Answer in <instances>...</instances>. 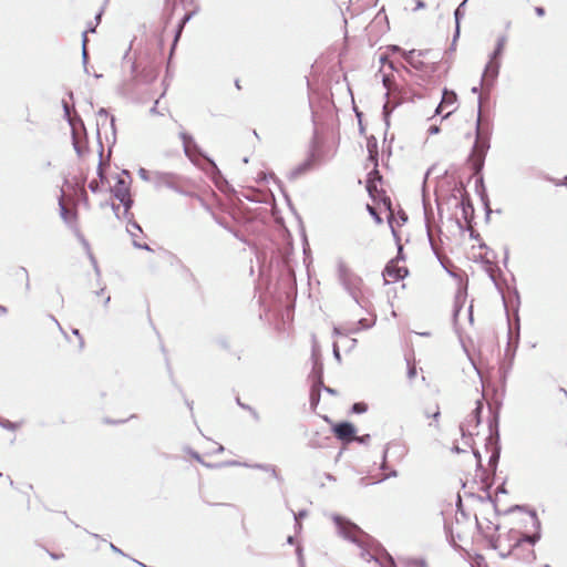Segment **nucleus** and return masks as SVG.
Wrapping results in <instances>:
<instances>
[{
  "mask_svg": "<svg viewBox=\"0 0 567 567\" xmlns=\"http://www.w3.org/2000/svg\"><path fill=\"white\" fill-rule=\"evenodd\" d=\"M337 278L342 288L362 309H368L369 300L364 297V281L344 260L337 261Z\"/></svg>",
  "mask_w": 567,
  "mask_h": 567,
  "instance_id": "nucleus-1",
  "label": "nucleus"
},
{
  "mask_svg": "<svg viewBox=\"0 0 567 567\" xmlns=\"http://www.w3.org/2000/svg\"><path fill=\"white\" fill-rule=\"evenodd\" d=\"M481 117H482V97L478 101V116L476 121V138L475 143L472 147V152L468 156V162L471 163L474 175H480L485 163V157L487 151L489 150V138L488 136L483 134L481 128Z\"/></svg>",
  "mask_w": 567,
  "mask_h": 567,
  "instance_id": "nucleus-2",
  "label": "nucleus"
},
{
  "mask_svg": "<svg viewBox=\"0 0 567 567\" xmlns=\"http://www.w3.org/2000/svg\"><path fill=\"white\" fill-rule=\"evenodd\" d=\"M530 516H532V519H533V525L536 528V532L533 535H524V536L517 538L515 544L513 546H511L509 549L505 550L502 547V542H501L499 537L497 539L492 538L489 540L491 546L494 549L498 550L499 556L502 558H506V557H508L511 555L516 556V551L519 549V547H520V545L523 543H528L529 545L534 546L540 539V522H539V519L537 517L536 512L533 511L530 513Z\"/></svg>",
  "mask_w": 567,
  "mask_h": 567,
  "instance_id": "nucleus-3",
  "label": "nucleus"
},
{
  "mask_svg": "<svg viewBox=\"0 0 567 567\" xmlns=\"http://www.w3.org/2000/svg\"><path fill=\"white\" fill-rule=\"evenodd\" d=\"M382 82L386 89L385 96L388 99L383 105V116L385 124L389 125L390 113L408 99V92L398 86L389 75H383Z\"/></svg>",
  "mask_w": 567,
  "mask_h": 567,
  "instance_id": "nucleus-4",
  "label": "nucleus"
},
{
  "mask_svg": "<svg viewBox=\"0 0 567 567\" xmlns=\"http://www.w3.org/2000/svg\"><path fill=\"white\" fill-rule=\"evenodd\" d=\"M486 446H491L488 465L495 471L501 456L498 413H495L489 421V436L487 437Z\"/></svg>",
  "mask_w": 567,
  "mask_h": 567,
  "instance_id": "nucleus-5",
  "label": "nucleus"
},
{
  "mask_svg": "<svg viewBox=\"0 0 567 567\" xmlns=\"http://www.w3.org/2000/svg\"><path fill=\"white\" fill-rule=\"evenodd\" d=\"M332 519L337 526V530L340 536L352 543L360 545V536L364 535V533L358 525L351 523L350 520L343 518L340 515H333Z\"/></svg>",
  "mask_w": 567,
  "mask_h": 567,
  "instance_id": "nucleus-6",
  "label": "nucleus"
},
{
  "mask_svg": "<svg viewBox=\"0 0 567 567\" xmlns=\"http://www.w3.org/2000/svg\"><path fill=\"white\" fill-rule=\"evenodd\" d=\"M403 59L416 71L425 73L430 76L437 70V60L426 63L422 60V58H416V50H410L408 52H403Z\"/></svg>",
  "mask_w": 567,
  "mask_h": 567,
  "instance_id": "nucleus-7",
  "label": "nucleus"
},
{
  "mask_svg": "<svg viewBox=\"0 0 567 567\" xmlns=\"http://www.w3.org/2000/svg\"><path fill=\"white\" fill-rule=\"evenodd\" d=\"M323 368L322 364L316 363L312 370V386L310 390V406L316 410L320 402L321 386H323L322 380Z\"/></svg>",
  "mask_w": 567,
  "mask_h": 567,
  "instance_id": "nucleus-8",
  "label": "nucleus"
},
{
  "mask_svg": "<svg viewBox=\"0 0 567 567\" xmlns=\"http://www.w3.org/2000/svg\"><path fill=\"white\" fill-rule=\"evenodd\" d=\"M177 179L178 176L174 173L168 172H154L153 173V182L155 187L159 188L162 186H165L167 188H171L177 193H182V190L177 186Z\"/></svg>",
  "mask_w": 567,
  "mask_h": 567,
  "instance_id": "nucleus-9",
  "label": "nucleus"
},
{
  "mask_svg": "<svg viewBox=\"0 0 567 567\" xmlns=\"http://www.w3.org/2000/svg\"><path fill=\"white\" fill-rule=\"evenodd\" d=\"M501 62L499 60H492L487 62L484 73L482 75L481 83H486L487 86H492L494 81L497 79L499 73Z\"/></svg>",
  "mask_w": 567,
  "mask_h": 567,
  "instance_id": "nucleus-10",
  "label": "nucleus"
},
{
  "mask_svg": "<svg viewBox=\"0 0 567 567\" xmlns=\"http://www.w3.org/2000/svg\"><path fill=\"white\" fill-rule=\"evenodd\" d=\"M406 452H408V450L404 444H402L400 442L390 443L383 452V462H382L381 468H385V466H386L385 460H386L388 453H390L392 456H394L396 461H402L403 457L405 456Z\"/></svg>",
  "mask_w": 567,
  "mask_h": 567,
  "instance_id": "nucleus-11",
  "label": "nucleus"
},
{
  "mask_svg": "<svg viewBox=\"0 0 567 567\" xmlns=\"http://www.w3.org/2000/svg\"><path fill=\"white\" fill-rule=\"evenodd\" d=\"M333 433L341 441H351L355 434V427L350 422H340L333 426Z\"/></svg>",
  "mask_w": 567,
  "mask_h": 567,
  "instance_id": "nucleus-12",
  "label": "nucleus"
},
{
  "mask_svg": "<svg viewBox=\"0 0 567 567\" xmlns=\"http://www.w3.org/2000/svg\"><path fill=\"white\" fill-rule=\"evenodd\" d=\"M313 158H315V155L311 154L306 161H303L298 166H296L293 169H291L288 175L289 179L295 181L298 177H300L301 175H303L305 173H307L313 165V161H315Z\"/></svg>",
  "mask_w": 567,
  "mask_h": 567,
  "instance_id": "nucleus-13",
  "label": "nucleus"
},
{
  "mask_svg": "<svg viewBox=\"0 0 567 567\" xmlns=\"http://www.w3.org/2000/svg\"><path fill=\"white\" fill-rule=\"evenodd\" d=\"M408 274V270L405 268H399L392 265V261L386 265V267L383 270V277L385 280H392L398 281L402 279Z\"/></svg>",
  "mask_w": 567,
  "mask_h": 567,
  "instance_id": "nucleus-14",
  "label": "nucleus"
},
{
  "mask_svg": "<svg viewBox=\"0 0 567 567\" xmlns=\"http://www.w3.org/2000/svg\"><path fill=\"white\" fill-rule=\"evenodd\" d=\"M441 103L444 105V107L453 106V109L451 111H449L445 115H443L442 118L444 120V118H447L456 110V103H457L456 93L454 91L444 89Z\"/></svg>",
  "mask_w": 567,
  "mask_h": 567,
  "instance_id": "nucleus-15",
  "label": "nucleus"
},
{
  "mask_svg": "<svg viewBox=\"0 0 567 567\" xmlns=\"http://www.w3.org/2000/svg\"><path fill=\"white\" fill-rule=\"evenodd\" d=\"M127 219H128L127 231L131 235V237L133 238V246L138 249H145L148 251L152 250L147 244H140L138 241L135 240V237H136L135 231L143 233V230H142L141 226L135 220L131 219V217Z\"/></svg>",
  "mask_w": 567,
  "mask_h": 567,
  "instance_id": "nucleus-16",
  "label": "nucleus"
},
{
  "mask_svg": "<svg viewBox=\"0 0 567 567\" xmlns=\"http://www.w3.org/2000/svg\"><path fill=\"white\" fill-rule=\"evenodd\" d=\"M179 137H181V140L183 142L184 152H185V154L187 156H190L192 152H194L196 154H200V150L197 146V144L195 143V141H194L192 135H189L186 132H181L179 133Z\"/></svg>",
  "mask_w": 567,
  "mask_h": 567,
  "instance_id": "nucleus-17",
  "label": "nucleus"
},
{
  "mask_svg": "<svg viewBox=\"0 0 567 567\" xmlns=\"http://www.w3.org/2000/svg\"><path fill=\"white\" fill-rule=\"evenodd\" d=\"M62 106H63L64 117L66 118L71 128H78V125H79L83 131H85L84 123H83L82 118L79 115L71 116V107L65 101H62Z\"/></svg>",
  "mask_w": 567,
  "mask_h": 567,
  "instance_id": "nucleus-18",
  "label": "nucleus"
},
{
  "mask_svg": "<svg viewBox=\"0 0 567 567\" xmlns=\"http://www.w3.org/2000/svg\"><path fill=\"white\" fill-rule=\"evenodd\" d=\"M475 188H476L477 194L481 197L482 203L484 204V207H485V210H486V215L488 217L489 214H491L489 199H488V196L486 194V189H485V186H484V179H483L482 175H480V177L476 178V181H475Z\"/></svg>",
  "mask_w": 567,
  "mask_h": 567,
  "instance_id": "nucleus-19",
  "label": "nucleus"
},
{
  "mask_svg": "<svg viewBox=\"0 0 567 567\" xmlns=\"http://www.w3.org/2000/svg\"><path fill=\"white\" fill-rule=\"evenodd\" d=\"M360 556L362 559H364L368 563H373L377 567H382V565H388V561L390 558H392L390 555H386L384 559H381L379 557H375L367 549H361Z\"/></svg>",
  "mask_w": 567,
  "mask_h": 567,
  "instance_id": "nucleus-20",
  "label": "nucleus"
},
{
  "mask_svg": "<svg viewBox=\"0 0 567 567\" xmlns=\"http://www.w3.org/2000/svg\"><path fill=\"white\" fill-rule=\"evenodd\" d=\"M112 192H113L114 197L116 199H120L130 194V187L123 178L118 177Z\"/></svg>",
  "mask_w": 567,
  "mask_h": 567,
  "instance_id": "nucleus-21",
  "label": "nucleus"
},
{
  "mask_svg": "<svg viewBox=\"0 0 567 567\" xmlns=\"http://www.w3.org/2000/svg\"><path fill=\"white\" fill-rule=\"evenodd\" d=\"M367 148L369 153V161H371L373 165L378 166V142L374 136L368 138Z\"/></svg>",
  "mask_w": 567,
  "mask_h": 567,
  "instance_id": "nucleus-22",
  "label": "nucleus"
},
{
  "mask_svg": "<svg viewBox=\"0 0 567 567\" xmlns=\"http://www.w3.org/2000/svg\"><path fill=\"white\" fill-rule=\"evenodd\" d=\"M193 14H194V12L185 13L184 17L179 20V22L177 24V28H176V31H175V37H174L171 54L173 53V51L175 49V45H176V43H177L182 32H183V29H184L185 24L192 19Z\"/></svg>",
  "mask_w": 567,
  "mask_h": 567,
  "instance_id": "nucleus-23",
  "label": "nucleus"
},
{
  "mask_svg": "<svg viewBox=\"0 0 567 567\" xmlns=\"http://www.w3.org/2000/svg\"><path fill=\"white\" fill-rule=\"evenodd\" d=\"M375 324V317L372 318V319H367V318H361L358 322H357V327L352 328L349 330L350 333H357L358 331L360 330H367V329H370L371 327H373Z\"/></svg>",
  "mask_w": 567,
  "mask_h": 567,
  "instance_id": "nucleus-24",
  "label": "nucleus"
},
{
  "mask_svg": "<svg viewBox=\"0 0 567 567\" xmlns=\"http://www.w3.org/2000/svg\"><path fill=\"white\" fill-rule=\"evenodd\" d=\"M483 411V403L482 401L477 400L476 401V408L474 409V411L472 412V414L470 415L467 422L468 423H474V426H478L480 423H481V413Z\"/></svg>",
  "mask_w": 567,
  "mask_h": 567,
  "instance_id": "nucleus-25",
  "label": "nucleus"
},
{
  "mask_svg": "<svg viewBox=\"0 0 567 567\" xmlns=\"http://www.w3.org/2000/svg\"><path fill=\"white\" fill-rule=\"evenodd\" d=\"M466 1L467 0H464L454 11V18H455V24H456L455 33H454V40L460 34V20L464 16V8H465V4H466Z\"/></svg>",
  "mask_w": 567,
  "mask_h": 567,
  "instance_id": "nucleus-26",
  "label": "nucleus"
},
{
  "mask_svg": "<svg viewBox=\"0 0 567 567\" xmlns=\"http://www.w3.org/2000/svg\"><path fill=\"white\" fill-rule=\"evenodd\" d=\"M505 43H506V37L505 35L499 37L497 39L496 47H495L494 51L492 52L489 59L498 60L501 58V55L503 54Z\"/></svg>",
  "mask_w": 567,
  "mask_h": 567,
  "instance_id": "nucleus-27",
  "label": "nucleus"
},
{
  "mask_svg": "<svg viewBox=\"0 0 567 567\" xmlns=\"http://www.w3.org/2000/svg\"><path fill=\"white\" fill-rule=\"evenodd\" d=\"M118 200L124 206V217L125 218L132 217V214L130 213V209L133 206V199L131 198V195L128 194L125 197L120 198Z\"/></svg>",
  "mask_w": 567,
  "mask_h": 567,
  "instance_id": "nucleus-28",
  "label": "nucleus"
},
{
  "mask_svg": "<svg viewBox=\"0 0 567 567\" xmlns=\"http://www.w3.org/2000/svg\"><path fill=\"white\" fill-rule=\"evenodd\" d=\"M251 467H254V468H258V470H261V471H265V472H270V473H271V475H272L276 480H278V481H280V480H281V477L278 475V473H277V471H276L275 466H272V465H269V464H254V465H251Z\"/></svg>",
  "mask_w": 567,
  "mask_h": 567,
  "instance_id": "nucleus-29",
  "label": "nucleus"
},
{
  "mask_svg": "<svg viewBox=\"0 0 567 567\" xmlns=\"http://www.w3.org/2000/svg\"><path fill=\"white\" fill-rule=\"evenodd\" d=\"M72 143H73V147H74V151L76 152V154L79 156H82L84 153V150L78 138V128H72Z\"/></svg>",
  "mask_w": 567,
  "mask_h": 567,
  "instance_id": "nucleus-30",
  "label": "nucleus"
},
{
  "mask_svg": "<svg viewBox=\"0 0 567 567\" xmlns=\"http://www.w3.org/2000/svg\"><path fill=\"white\" fill-rule=\"evenodd\" d=\"M461 206L465 217L467 216L468 212H473V205L468 197L462 198Z\"/></svg>",
  "mask_w": 567,
  "mask_h": 567,
  "instance_id": "nucleus-31",
  "label": "nucleus"
},
{
  "mask_svg": "<svg viewBox=\"0 0 567 567\" xmlns=\"http://www.w3.org/2000/svg\"><path fill=\"white\" fill-rule=\"evenodd\" d=\"M368 405L364 402H357L352 405L351 411L355 414H361L367 412Z\"/></svg>",
  "mask_w": 567,
  "mask_h": 567,
  "instance_id": "nucleus-32",
  "label": "nucleus"
},
{
  "mask_svg": "<svg viewBox=\"0 0 567 567\" xmlns=\"http://www.w3.org/2000/svg\"><path fill=\"white\" fill-rule=\"evenodd\" d=\"M0 426L10 431H16L18 429V423H13L9 420L0 417Z\"/></svg>",
  "mask_w": 567,
  "mask_h": 567,
  "instance_id": "nucleus-33",
  "label": "nucleus"
},
{
  "mask_svg": "<svg viewBox=\"0 0 567 567\" xmlns=\"http://www.w3.org/2000/svg\"><path fill=\"white\" fill-rule=\"evenodd\" d=\"M518 339H519V332H517V336H516V340H515V344H514V349L511 350V341H508L507 343V349H506V355H509L511 358V361L514 359L515 357V351L517 349V346H518Z\"/></svg>",
  "mask_w": 567,
  "mask_h": 567,
  "instance_id": "nucleus-34",
  "label": "nucleus"
},
{
  "mask_svg": "<svg viewBox=\"0 0 567 567\" xmlns=\"http://www.w3.org/2000/svg\"><path fill=\"white\" fill-rule=\"evenodd\" d=\"M367 209L377 224H382V218L380 217V215L378 214L377 209L373 206L367 205Z\"/></svg>",
  "mask_w": 567,
  "mask_h": 567,
  "instance_id": "nucleus-35",
  "label": "nucleus"
},
{
  "mask_svg": "<svg viewBox=\"0 0 567 567\" xmlns=\"http://www.w3.org/2000/svg\"><path fill=\"white\" fill-rule=\"evenodd\" d=\"M367 189H368L370 196L374 197V192H378L377 182H374L371 178H368Z\"/></svg>",
  "mask_w": 567,
  "mask_h": 567,
  "instance_id": "nucleus-36",
  "label": "nucleus"
},
{
  "mask_svg": "<svg viewBox=\"0 0 567 567\" xmlns=\"http://www.w3.org/2000/svg\"><path fill=\"white\" fill-rule=\"evenodd\" d=\"M369 178L373 179L374 182H381L382 176L375 165L372 172L369 173Z\"/></svg>",
  "mask_w": 567,
  "mask_h": 567,
  "instance_id": "nucleus-37",
  "label": "nucleus"
},
{
  "mask_svg": "<svg viewBox=\"0 0 567 567\" xmlns=\"http://www.w3.org/2000/svg\"><path fill=\"white\" fill-rule=\"evenodd\" d=\"M59 206H60V214H61V217H62L64 220H68L69 210H68V208L65 207V205H64V203H63V199H62V198H60Z\"/></svg>",
  "mask_w": 567,
  "mask_h": 567,
  "instance_id": "nucleus-38",
  "label": "nucleus"
},
{
  "mask_svg": "<svg viewBox=\"0 0 567 567\" xmlns=\"http://www.w3.org/2000/svg\"><path fill=\"white\" fill-rule=\"evenodd\" d=\"M138 176L141 179L148 182L151 181L150 172L143 167L138 169Z\"/></svg>",
  "mask_w": 567,
  "mask_h": 567,
  "instance_id": "nucleus-39",
  "label": "nucleus"
},
{
  "mask_svg": "<svg viewBox=\"0 0 567 567\" xmlns=\"http://www.w3.org/2000/svg\"><path fill=\"white\" fill-rule=\"evenodd\" d=\"M406 567H426V564L424 560H410L406 565Z\"/></svg>",
  "mask_w": 567,
  "mask_h": 567,
  "instance_id": "nucleus-40",
  "label": "nucleus"
},
{
  "mask_svg": "<svg viewBox=\"0 0 567 567\" xmlns=\"http://www.w3.org/2000/svg\"><path fill=\"white\" fill-rule=\"evenodd\" d=\"M87 61H89V53L86 48H82V62L84 65V71L87 72Z\"/></svg>",
  "mask_w": 567,
  "mask_h": 567,
  "instance_id": "nucleus-41",
  "label": "nucleus"
},
{
  "mask_svg": "<svg viewBox=\"0 0 567 567\" xmlns=\"http://www.w3.org/2000/svg\"><path fill=\"white\" fill-rule=\"evenodd\" d=\"M424 215H425V224H426V228H427V235H429V238L431 239L430 213L427 210L426 205H424Z\"/></svg>",
  "mask_w": 567,
  "mask_h": 567,
  "instance_id": "nucleus-42",
  "label": "nucleus"
},
{
  "mask_svg": "<svg viewBox=\"0 0 567 567\" xmlns=\"http://www.w3.org/2000/svg\"><path fill=\"white\" fill-rule=\"evenodd\" d=\"M307 516V511L302 509L300 512H298L297 514H295V520H296V525L300 528L301 525L299 523V519L303 518Z\"/></svg>",
  "mask_w": 567,
  "mask_h": 567,
  "instance_id": "nucleus-43",
  "label": "nucleus"
},
{
  "mask_svg": "<svg viewBox=\"0 0 567 567\" xmlns=\"http://www.w3.org/2000/svg\"><path fill=\"white\" fill-rule=\"evenodd\" d=\"M297 556H298L299 567H306L301 547H297Z\"/></svg>",
  "mask_w": 567,
  "mask_h": 567,
  "instance_id": "nucleus-44",
  "label": "nucleus"
},
{
  "mask_svg": "<svg viewBox=\"0 0 567 567\" xmlns=\"http://www.w3.org/2000/svg\"><path fill=\"white\" fill-rule=\"evenodd\" d=\"M89 189L93 193H97L100 190L99 182L93 179L89 183Z\"/></svg>",
  "mask_w": 567,
  "mask_h": 567,
  "instance_id": "nucleus-45",
  "label": "nucleus"
},
{
  "mask_svg": "<svg viewBox=\"0 0 567 567\" xmlns=\"http://www.w3.org/2000/svg\"><path fill=\"white\" fill-rule=\"evenodd\" d=\"M353 440L358 441L359 443L365 444L370 441V435L365 434L362 436H354Z\"/></svg>",
  "mask_w": 567,
  "mask_h": 567,
  "instance_id": "nucleus-46",
  "label": "nucleus"
},
{
  "mask_svg": "<svg viewBox=\"0 0 567 567\" xmlns=\"http://www.w3.org/2000/svg\"><path fill=\"white\" fill-rule=\"evenodd\" d=\"M333 357L336 358V360L338 362L341 361V355H340L339 347H338V344L336 342L333 343Z\"/></svg>",
  "mask_w": 567,
  "mask_h": 567,
  "instance_id": "nucleus-47",
  "label": "nucleus"
},
{
  "mask_svg": "<svg viewBox=\"0 0 567 567\" xmlns=\"http://www.w3.org/2000/svg\"><path fill=\"white\" fill-rule=\"evenodd\" d=\"M441 131L440 126L439 125H431L427 130L429 134L431 135H435V134H439Z\"/></svg>",
  "mask_w": 567,
  "mask_h": 567,
  "instance_id": "nucleus-48",
  "label": "nucleus"
},
{
  "mask_svg": "<svg viewBox=\"0 0 567 567\" xmlns=\"http://www.w3.org/2000/svg\"><path fill=\"white\" fill-rule=\"evenodd\" d=\"M158 100L155 101L153 107H151L150 113L152 115H162V113L157 109Z\"/></svg>",
  "mask_w": 567,
  "mask_h": 567,
  "instance_id": "nucleus-49",
  "label": "nucleus"
},
{
  "mask_svg": "<svg viewBox=\"0 0 567 567\" xmlns=\"http://www.w3.org/2000/svg\"><path fill=\"white\" fill-rule=\"evenodd\" d=\"M431 53L430 50H416V58H425Z\"/></svg>",
  "mask_w": 567,
  "mask_h": 567,
  "instance_id": "nucleus-50",
  "label": "nucleus"
},
{
  "mask_svg": "<svg viewBox=\"0 0 567 567\" xmlns=\"http://www.w3.org/2000/svg\"><path fill=\"white\" fill-rule=\"evenodd\" d=\"M21 271H22V274L24 275L25 280H27V282H25V288H27V290H29V289H30V281H29V274H28V270H27L25 268L21 267Z\"/></svg>",
  "mask_w": 567,
  "mask_h": 567,
  "instance_id": "nucleus-51",
  "label": "nucleus"
},
{
  "mask_svg": "<svg viewBox=\"0 0 567 567\" xmlns=\"http://www.w3.org/2000/svg\"><path fill=\"white\" fill-rule=\"evenodd\" d=\"M248 412L251 414V416L256 420V421H259V414L258 412L252 408H248Z\"/></svg>",
  "mask_w": 567,
  "mask_h": 567,
  "instance_id": "nucleus-52",
  "label": "nucleus"
},
{
  "mask_svg": "<svg viewBox=\"0 0 567 567\" xmlns=\"http://www.w3.org/2000/svg\"><path fill=\"white\" fill-rule=\"evenodd\" d=\"M416 375V369L415 367H410L408 371L409 379H413Z\"/></svg>",
  "mask_w": 567,
  "mask_h": 567,
  "instance_id": "nucleus-53",
  "label": "nucleus"
},
{
  "mask_svg": "<svg viewBox=\"0 0 567 567\" xmlns=\"http://www.w3.org/2000/svg\"><path fill=\"white\" fill-rule=\"evenodd\" d=\"M398 476V471L396 470H392L389 474H386L381 481L383 480H386V478H390V477H396Z\"/></svg>",
  "mask_w": 567,
  "mask_h": 567,
  "instance_id": "nucleus-54",
  "label": "nucleus"
},
{
  "mask_svg": "<svg viewBox=\"0 0 567 567\" xmlns=\"http://www.w3.org/2000/svg\"><path fill=\"white\" fill-rule=\"evenodd\" d=\"M97 115L100 117H104L106 120L109 114H107V111L102 107V109L99 110Z\"/></svg>",
  "mask_w": 567,
  "mask_h": 567,
  "instance_id": "nucleus-55",
  "label": "nucleus"
},
{
  "mask_svg": "<svg viewBox=\"0 0 567 567\" xmlns=\"http://www.w3.org/2000/svg\"><path fill=\"white\" fill-rule=\"evenodd\" d=\"M535 558H536V556H535V551H534L533 549H529V551H528V554H527L526 559H527L528 561H533Z\"/></svg>",
  "mask_w": 567,
  "mask_h": 567,
  "instance_id": "nucleus-56",
  "label": "nucleus"
},
{
  "mask_svg": "<svg viewBox=\"0 0 567 567\" xmlns=\"http://www.w3.org/2000/svg\"><path fill=\"white\" fill-rule=\"evenodd\" d=\"M535 12L538 17H543L545 14V9L543 7H536Z\"/></svg>",
  "mask_w": 567,
  "mask_h": 567,
  "instance_id": "nucleus-57",
  "label": "nucleus"
},
{
  "mask_svg": "<svg viewBox=\"0 0 567 567\" xmlns=\"http://www.w3.org/2000/svg\"><path fill=\"white\" fill-rule=\"evenodd\" d=\"M73 334L78 336L80 338V348H83L84 347V341L83 339L80 337V332L78 329H73L72 330Z\"/></svg>",
  "mask_w": 567,
  "mask_h": 567,
  "instance_id": "nucleus-58",
  "label": "nucleus"
},
{
  "mask_svg": "<svg viewBox=\"0 0 567 567\" xmlns=\"http://www.w3.org/2000/svg\"><path fill=\"white\" fill-rule=\"evenodd\" d=\"M236 402L244 410L248 411V408H250V405L243 403L239 398L236 399Z\"/></svg>",
  "mask_w": 567,
  "mask_h": 567,
  "instance_id": "nucleus-59",
  "label": "nucleus"
},
{
  "mask_svg": "<svg viewBox=\"0 0 567 567\" xmlns=\"http://www.w3.org/2000/svg\"><path fill=\"white\" fill-rule=\"evenodd\" d=\"M390 50H391L392 52H400V53H402V54H403V52H405V51H404V50H402L399 45H391V47H390Z\"/></svg>",
  "mask_w": 567,
  "mask_h": 567,
  "instance_id": "nucleus-60",
  "label": "nucleus"
},
{
  "mask_svg": "<svg viewBox=\"0 0 567 567\" xmlns=\"http://www.w3.org/2000/svg\"><path fill=\"white\" fill-rule=\"evenodd\" d=\"M444 109V105L440 102L437 107L435 109L434 115H440Z\"/></svg>",
  "mask_w": 567,
  "mask_h": 567,
  "instance_id": "nucleus-61",
  "label": "nucleus"
},
{
  "mask_svg": "<svg viewBox=\"0 0 567 567\" xmlns=\"http://www.w3.org/2000/svg\"><path fill=\"white\" fill-rule=\"evenodd\" d=\"M321 389H323L327 393H330L332 395H334L337 393V391L332 388H329V386H321Z\"/></svg>",
  "mask_w": 567,
  "mask_h": 567,
  "instance_id": "nucleus-62",
  "label": "nucleus"
},
{
  "mask_svg": "<svg viewBox=\"0 0 567 567\" xmlns=\"http://www.w3.org/2000/svg\"><path fill=\"white\" fill-rule=\"evenodd\" d=\"M425 7V3L422 0L416 1L415 10L423 9Z\"/></svg>",
  "mask_w": 567,
  "mask_h": 567,
  "instance_id": "nucleus-63",
  "label": "nucleus"
},
{
  "mask_svg": "<svg viewBox=\"0 0 567 567\" xmlns=\"http://www.w3.org/2000/svg\"><path fill=\"white\" fill-rule=\"evenodd\" d=\"M382 567H396L393 558H390L388 561V565H382Z\"/></svg>",
  "mask_w": 567,
  "mask_h": 567,
  "instance_id": "nucleus-64",
  "label": "nucleus"
}]
</instances>
